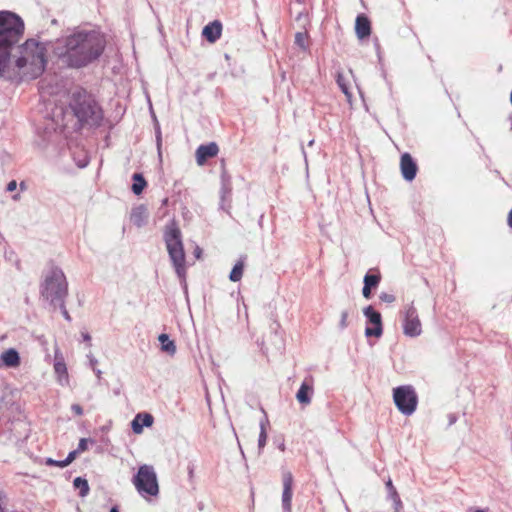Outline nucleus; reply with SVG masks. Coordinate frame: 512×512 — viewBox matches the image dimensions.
Segmentation results:
<instances>
[{
  "label": "nucleus",
  "instance_id": "26",
  "mask_svg": "<svg viewBox=\"0 0 512 512\" xmlns=\"http://www.w3.org/2000/svg\"><path fill=\"white\" fill-rule=\"evenodd\" d=\"M54 308H59L61 310V313L63 315V317L67 320V321H71V317H70V314L68 313L67 309H66V306H65V300H62L61 302L59 303H56L54 305H52Z\"/></svg>",
  "mask_w": 512,
  "mask_h": 512
},
{
  "label": "nucleus",
  "instance_id": "11",
  "mask_svg": "<svg viewBox=\"0 0 512 512\" xmlns=\"http://www.w3.org/2000/svg\"><path fill=\"white\" fill-rule=\"evenodd\" d=\"M400 168L402 176L407 181H412L416 177L417 164L409 153H404L400 159Z\"/></svg>",
  "mask_w": 512,
  "mask_h": 512
},
{
  "label": "nucleus",
  "instance_id": "22",
  "mask_svg": "<svg viewBox=\"0 0 512 512\" xmlns=\"http://www.w3.org/2000/svg\"><path fill=\"white\" fill-rule=\"evenodd\" d=\"M176 344L174 340H171L166 333H162V352H166L170 356L176 353Z\"/></svg>",
  "mask_w": 512,
  "mask_h": 512
},
{
  "label": "nucleus",
  "instance_id": "17",
  "mask_svg": "<svg viewBox=\"0 0 512 512\" xmlns=\"http://www.w3.org/2000/svg\"><path fill=\"white\" fill-rule=\"evenodd\" d=\"M381 275L379 273L371 274L367 273L364 276V287L362 289V294L366 299L371 298V289L376 288L380 283Z\"/></svg>",
  "mask_w": 512,
  "mask_h": 512
},
{
  "label": "nucleus",
  "instance_id": "49",
  "mask_svg": "<svg viewBox=\"0 0 512 512\" xmlns=\"http://www.w3.org/2000/svg\"><path fill=\"white\" fill-rule=\"evenodd\" d=\"M166 203H167V199L162 200V206H163V205H166Z\"/></svg>",
  "mask_w": 512,
  "mask_h": 512
},
{
  "label": "nucleus",
  "instance_id": "34",
  "mask_svg": "<svg viewBox=\"0 0 512 512\" xmlns=\"http://www.w3.org/2000/svg\"><path fill=\"white\" fill-rule=\"evenodd\" d=\"M385 486H386V488L388 490L389 497L392 495V493L397 492V490L394 487V485L392 483V480L390 478L386 481Z\"/></svg>",
  "mask_w": 512,
  "mask_h": 512
},
{
  "label": "nucleus",
  "instance_id": "28",
  "mask_svg": "<svg viewBox=\"0 0 512 512\" xmlns=\"http://www.w3.org/2000/svg\"><path fill=\"white\" fill-rule=\"evenodd\" d=\"M337 84L339 85L340 89L342 90V92L349 96V88L347 86V84L345 83V78L343 77V75L341 74H338L337 75Z\"/></svg>",
  "mask_w": 512,
  "mask_h": 512
},
{
  "label": "nucleus",
  "instance_id": "23",
  "mask_svg": "<svg viewBox=\"0 0 512 512\" xmlns=\"http://www.w3.org/2000/svg\"><path fill=\"white\" fill-rule=\"evenodd\" d=\"M74 487L80 490V496L84 497L89 492V485L86 479L77 477L73 481Z\"/></svg>",
  "mask_w": 512,
  "mask_h": 512
},
{
  "label": "nucleus",
  "instance_id": "27",
  "mask_svg": "<svg viewBox=\"0 0 512 512\" xmlns=\"http://www.w3.org/2000/svg\"><path fill=\"white\" fill-rule=\"evenodd\" d=\"M79 452L77 450H74V451H71L68 456L66 457V459L62 460L59 464H60V468H64L66 466H68L70 463H72V461L76 458V455L78 454Z\"/></svg>",
  "mask_w": 512,
  "mask_h": 512
},
{
  "label": "nucleus",
  "instance_id": "44",
  "mask_svg": "<svg viewBox=\"0 0 512 512\" xmlns=\"http://www.w3.org/2000/svg\"><path fill=\"white\" fill-rule=\"evenodd\" d=\"M93 371L95 372L97 378L100 379L101 378V374H102L101 370L97 369V368H93Z\"/></svg>",
  "mask_w": 512,
  "mask_h": 512
},
{
  "label": "nucleus",
  "instance_id": "8",
  "mask_svg": "<svg viewBox=\"0 0 512 512\" xmlns=\"http://www.w3.org/2000/svg\"><path fill=\"white\" fill-rule=\"evenodd\" d=\"M364 316L367 321L373 325V327H366L365 335L367 337H380L383 333L382 317L381 314L376 311L371 305L367 306L363 310Z\"/></svg>",
  "mask_w": 512,
  "mask_h": 512
},
{
  "label": "nucleus",
  "instance_id": "31",
  "mask_svg": "<svg viewBox=\"0 0 512 512\" xmlns=\"http://www.w3.org/2000/svg\"><path fill=\"white\" fill-rule=\"evenodd\" d=\"M155 142L158 155L160 156V126L157 122L155 124Z\"/></svg>",
  "mask_w": 512,
  "mask_h": 512
},
{
  "label": "nucleus",
  "instance_id": "41",
  "mask_svg": "<svg viewBox=\"0 0 512 512\" xmlns=\"http://www.w3.org/2000/svg\"><path fill=\"white\" fill-rule=\"evenodd\" d=\"M201 254H202V249L200 247H196L195 250H194V255L196 258H200L201 257Z\"/></svg>",
  "mask_w": 512,
  "mask_h": 512
},
{
  "label": "nucleus",
  "instance_id": "40",
  "mask_svg": "<svg viewBox=\"0 0 512 512\" xmlns=\"http://www.w3.org/2000/svg\"><path fill=\"white\" fill-rule=\"evenodd\" d=\"M88 358H89L91 368L92 369L96 368L97 360L92 355H88Z\"/></svg>",
  "mask_w": 512,
  "mask_h": 512
},
{
  "label": "nucleus",
  "instance_id": "15",
  "mask_svg": "<svg viewBox=\"0 0 512 512\" xmlns=\"http://www.w3.org/2000/svg\"><path fill=\"white\" fill-rule=\"evenodd\" d=\"M355 32L360 40L367 38L371 34L370 20L364 14H360L356 17Z\"/></svg>",
  "mask_w": 512,
  "mask_h": 512
},
{
  "label": "nucleus",
  "instance_id": "2",
  "mask_svg": "<svg viewBox=\"0 0 512 512\" xmlns=\"http://www.w3.org/2000/svg\"><path fill=\"white\" fill-rule=\"evenodd\" d=\"M105 48L104 36L95 29L77 28L58 39L55 53L68 67L81 68L97 60Z\"/></svg>",
  "mask_w": 512,
  "mask_h": 512
},
{
  "label": "nucleus",
  "instance_id": "51",
  "mask_svg": "<svg viewBox=\"0 0 512 512\" xmlns=\"http://www.w3.org/2000/svg\"><path fill=\"white\" fill-rule=\"evenodd\" d=\"M18 198H19V195L13 196V199H15V200L18 199Z\"/></svg>",
  "mask_w": 512,
  "mask_h": 512
},
{
  "label": "nucleus",
  "instance_id": "39",
  "mask_svg": "<svg viewBox=\"0 0 512 512\" xmlns=\"http://www.w3.org/2000/svg\"><path fill=\"white\" fill-rule=\"evenodd\" d=\"M17 188V182L15 180L10 181L7 184V191L12 192Z\"/></svg>",
  "mask_w": 512,
  "mask_h": 512
},
{
  "label": "nucleus",
  "instance_id": "50",
  "mask_svg": "<svg viewBox=\"0 0 512 512\" xmlns=\"http://www.w3.org/2000/svg\"><path fill=\"white\" fill-rule=\"evenodd\" d=\"M20 187H21V189L25 188V185L23 182L20 184Z\"/></svg>",
  "mask_w": 512,
  "mask_h": 512
},
{
  "label": "nucleus",
  "instance_id": "19",
  "mask_svg": "<svg viewBox=\"0 0 512 512\" xmlns=\"http://www.w3.org/2000/svg\"><path fill=\"white\" fill-rule=\"evenodd\" d=\"M313 394V385L306 380L301 384L296 393V399L299 403L308 405L311 403V395Z\"/></svg>",
  "mask_w": 512,
  "mask_h": 512
},
{
  "label": "nucleus",
  "instance_id": "33",
  "mask_svg": "<svg viewBox=\"0 0 512 512\" xmlns=\"http://www.w3.org/2000/svg\"><path fill=\"white\" fill-rule=\"evenodd\" d=\"M87 443H88V439H86V438L80 439L78 448L76 450L78 452H83V451L87 450Z\"/></svg>",
  "mask_w": 512,
  "mask_h": 512
},
{
  "label": "nucleus",
  "instance_id": "47",
  "mask_svg": "<svg viewBox=\"0 0 512 512\" xmlns=\"http://www.w3.org/2000/svg\"><path fill=\"white\" fill-rule=\"evenodd\" d=\"M188 469H189V475H190V477H192V475H193V468L189 466Z\"/></svg>",
  "mask_w": 512,
  "mask_h": 512
},
{
  "label": "nucleus",
  "instance_id": "35",
  "mask_svg": "<svg viewBox=\"0 0 512 512\" xmlns=\"http://www.w3.org/2000/svg\"><path fill=\"white\" fill-rule=\"evenodd\" d=\"M54 368H55V371L59 374L66 373V366L64 363L57 362V363H55Z\"/></svg>",
  "mask_w": 512,
  "mask_h": 512
},
{
  "label": "nucleus",
  "instance_id": "24",
  "mask_svg": "<svg viewBox=\"0 0 512 512\" xmlns=\"http://www.w3.org/2000/svg\"><path fill=\"white\" fill-rule=\"evenodd\" d=\"M306 39H307V33L297 32L295 34V44L303 50L306 49Z\"/></svg>",
  "mask_w": 512,
  "mask_h": 512
},
{
  "label": "nucleus",
  "instance_id": "18",
  "mask_svg": "<svg viewBox=\"0 0 512 512\" xmlns=\"http://www.w3.org/2000/svg\"><path fill=\"white\" fill-rule=\"evenodd\" d=\"M0 359L3 365L8 368H16L20 365L19 353L14 348H10L1 353Z\"/></svg>",
  "mask_w": 512,
  "mask_h": 512
},
{
  "label": "nucleus",
  "instance_id": "52",
  "mask_svg": "<svg viewBox=\"0 0 512 512\" xmlns=\"http://www.w3.org/2000/svg\"><path fill=\"white\" fill-rule=\"evenodd\" d=\"M475 512H484L483 510H476Z\"/></svg>",
  "mask_w": 512,
  "mask_h": 512
},
{
  "label": "nucleus",
  "instance_id": "20",
  "mask_svg": "<svg viewBox=\"0 0 512 512\" xmlns=\"http://www.w3.org/2000/svg\"><path fill=\"white\" fill-rule=\"evenodd\" d=\"M132 186L131 190L135 195H140L145 187L147 186V182L144 179L143 175L141 173H134L132 175Z\"/></svg>",
  "mask_w": 512,
  "mask_h": 512
},
{
  "label": "nucleus",
  "instance_id": "42",
  "mask_svg": "<svg viewBox=\"0 0 512 512\" xmlns=\"http://www.w3.org/2000/svg\"><path fill=\"white\" fill-rule=\"evenodd\" d=\"M82 338L86 342H90V340H91V336L87 332H82Z\"/></svg>",
  "mask_w": 512,
  "mask_h": 512
},
{
  "label": "nucleus",
  "instance_id": "5",
  "mask_svg": "<svg viewBox=\"0 0 512 512\" xmlns=\"http://www.w3.org/2000/svg\"><path fill=\"white\" fill-rule=\"evenodd\" d=\"M40 295L50 305L65 300L68 295V283L63 271L58 267H52L43 275L40 284Z\"/></svg>",
  "mask_w": 512,
  "mask_h": 512
},
{
  "label": "nucleus",
  "instance_id": "6",
  "mask_svg": "<svg viewBox=\"0 0 512 512\" xmlns=\"http://www.w3.org/2000/svg\"><path fill=\"white\" fill-rule=\"evenodd\" d=\"M133 483L141 495H157L159 491L156 473L152 466L143 465L133 478Z\"/></svg>",
  "mask_w": 512,
  "mask_h": 512
},
{
  "label": "nucleus",
  "instance_id": "3",
  "mask_svg": "<svg viewBox=\"0 0 512 512\" xmlns=\"http://www.w3.org/2000/svg\"><path fill=\"white\" fill-rule=\"evenodd\" d=\"M69 109L81 126H99L103 113L99 105L84 89L76 87L69 95Z\"/></svg>",
  "mask_w": 512,
  "mask_h": 512
},
{
  "label": "nucleus",
  "instance_id": "21",
  "mask_svg": "<svg viewBox=\"0 0 512 512\" xmlns=\"http://www.w3.org/2000/svg\"><path fill=\"white\" fill-rule=\"evenodd\" d=\"M245 258L246 257H241L237 263L234 265V267L232 268L231 272H230V275H229V279L232 281V282H238L241 280L242 278V275H243V270H244V261H245Z\"/></svg>",
  "mask_w": 512,
  "mask_h": 512
},
{
  "label": "nucleus",
  "instance_id": "32",
  "mask_svg": "<svg viewBox=\"0 0 512 512\" xmlns=\"http://www.w3.org/2000/svg\"><path fill=\"white\" fill-rule=\"evenodd\" d=\"M380 300L385 302V303H392L395 301V296L392 295V294H389V293H381L380 296H379Z\"/></svg>",
  "mask_w": 512,
  "mask_h": 512
},
{
  "label": "nucleus",
  "instance_id": "9",
  "mask_svg": "<svg viewBox=\"0 0 512 512\" xmlns=\"http://www.w3.org/2000/svg\"><path fill=\"white\" fill-rule=\"evenodd\" d=\"M403 331L404 334L409 337L419 336L422 332L418 313L412 305L406 309Z\"/></svg>",
  "mask_w": 512,
  "mask_h": 512
},
{
  "label": "nucleus",
  "instance_id": "13",
  "mask_svg": "<svg viewBox=\"0 0 512 512\" xmlns=\"http://www.w3.org/2000/svg\"><path fill=\"white\" fill-rule=\"evenodd\" d=\"M222 33V24L219 20H214L207 24L203 30V37L210 43H215L220 37Z\"/></svg>",
  "mask_w": 512,
  "mask_h": 512
},
{
  "label": "nucleus",
  "instance_id": "37",
  "mask_svg": "<svg viewBox=\"0 0 512 512\" xmlns=\"http://www.w3.org/2000/svg\"><path fill=\"white\" fill-rule=\"evenodd\" d=\"M60 462L61 461L53 460L52 458H47L45 461L46 465H48V466H58V467H60V464H59Z\"/></svg>",
  "mask_w": 512,
  "mask_h": 512
},
{
  "label": "nucleus",
  "instance_id": "4",
  "mask_svg": "<svg viewBox=\"0 0 512 512\" xmlns=\"http://www.w3.org/2000/svg\"><path fill=\"white\" fill-rule=\"evenodd\" d=\"M164 241L169 261L181 282L186 280V255L184 251L182 232L175 220L165 225Z\"/></svg>",
  "mask_w": 512,
  "mask_h": 512
},
{
  "label": "nucleus",
  "instance_id": "30",
  "mask_svg": "<svg viewBox=\"0 0 512 512\" xmlns=\"http://www.w3.org/2000/svg\"><path fill=\"white\" fill-rule=\"evenodd\" d=\"M348 311H342L341 313V319L339 322V327L341 330L345 329L348 326Z\"/></svg>",
  "mask_w": 512,
  "mask_h": 512
},
{
  "label": "nucleus",
  "instance_id": "46",
  "mask_svg": "<svg viewBox=\"0 0 512 512\" xmlns=\"http://www.w3.org/2000/svg\"><path fill=\"white\" fill-rule=\"evenodd\" d=\"M110 512H119V510L116 506H114L110 509Z\"/></svg>",
  "mask_w": 512,
  "mask_h": 512
},
{
  "label": "nucleus",
  "instance_id": "38",
  "mask_svg": "<svg viewBox=\"0 0 512 512\" xmlns=\"http://www.w3.org/2000/svg\"><path fill=\"white\" fill-rule=\"evenodd\" d=\"M269 424L268 418L264 416V418L260 421V431H266V425Z\"/></svg>",
  "mask_w": 512,
  "mask_h": 512
},
{
  "label": "nucleus",
  "instance_id": "36",
  "mask_svg": "<svg viewBox=\"0 0 512 512\" xmlns=\"http://www.w3.org/2000/svg\"><path fill=\"white\" fill-rule=\"evenodd\" d=\"M71 410L78 416L83 415V409L79 404H73Z\"/></svg>",
  "mask_w": 512,
  "mask_h": 512
},
{
  "label": "nucleus",
  "instance_id": "25",
  "mask_svg": "<svg viewBox=\"0 0 512 512\" xmlns=\"http://www.w3.org/2000/svg\"><path fill=\"white\" fill-rule=\"evenodd\" d=\"M389 498L393 501L395 512H400L401 509L403 508V504L398 492L392 493V495Z\"/></svg>",
  "mask_w": 512,
  "mask_h": 512
},
{
  "label": "nucleus",
  "instance_id": "10",
  "mask_svg": "<svg viewBox=\"0 0 512 512\" xmlns=\"http://www.w3.org/2000/svg\"><path fill=\"white\" fill-rule=\"evenodd\" d=\"M292 485L293 477L290 472L283 475V493H282V507L284 512L292 511Z\"/></svg>",
  "mask_w": 512,
  "mask_h": 512
},
{
  "label": "nucleus",
  "instance_id": "16",
  "mask_svg": "<svg viewBox=\"0 0 512 512\" xmlns=\"http://www.w3.org/2000/svg\"><path fill=\"white\" fill-rule=\"evenodd\" d=\"M148 217L149 212L147 207L143 204H140L132 209L130 220L137 227H142L147 224Z\"/></svg>",
  "mask_w": 512,
  "mask_h": 512
},
{
  "label": "nucleus",
  "instance_id": "43",
  "mask_svg": "<svg viewBox=\"0 0 512 512\" xmlns=\"http://www.w3.org/2000/svg\"><path fill=\"white\" fill-rule=\"evenodd\" d=\"M278 328H279V324H278L276 321H274V322H273V326H271V329L274 331L275 336H277V330H278Z\"/></svg>",
  "mask_w": 512,
  "mask_h": 512
},
{
  "label": "nucleus",
  "instance_id": "1",
  "mask_svg": "<svg viewBox=\"0 0 512 512\" xmlns=\"http://www.w3.org/2000/svg\"><path fill=\"white\" fill-rule=\"evenodd\" d=\"M24 32L22 19L0 11V77L6 80L34 79L45 69V48L33 39L18 45Z\"/></svg>",
  "mask_w": 512,
  "mask_h": 512
},
{
  "label": "nucleus",
  "instance_id": "14",
  "mask_svg": "<svg viewBox=\"0 0 512 512\" xmlns=\"http://www.w3.org/2000/svg\"><path fill=\"white\" fill-rule=\"evenodd\" d=\"M153 420V416L149 413H138L131 422L133 432L141 434L144 427H150L153 424Z\"/></svg>",
  "mask_w": 512,
  "mask_h": 512
},
{
  "label": "nucleus",
  "instance_id": "7",
  "mask_svg": "<svg viewBox=\"0 0 512 512\" xmlns=\"http://www.w3.org/2000/svg\"><path fill=\"white\" fill-rule=\"evenodd\" d=\"M393 400L398 410L404 415H411L416 410L418 403L417 394L410 385L394 388Z\"/></svg>",
  "mask_w": 512,
  "mask_h": 512
},
{
  "label": "nucleus",
  "instance_id": "45",
  "mask_svg": "<svg viewBox=\"0 0 512 512\" xmlns=\"http://www.w3.org/2000/svg\"><path fill=\"white\" fill-rule=\"evenodd\" d=\"M508 225L512 228V210L508 214Z\"/></svg>",
  "mask_w": 512,
  "mask_h": 512
},
{
  "label": "nucleus",
  "instance_id": "48",
  "mask_svg": "<svg viewBox=\"0 0 512 512\" xmlns=\"http://www.w3.org/2000/svg\"><path fill=\"white\" fill-rule=\"evenodd\" d=\"M279 448L283 451L285 449L284 443H281V445H279Z\"/></svg>",
  "mask_w": 512,
  "mask_h": 512
},
{
  "label": "nucleus",
  "instance_id": "12",
  "mask_svg": "<svg viewBox=\"0 0 512 512\" xmlns=\"http://www.w3.org/2000/svg\"><path fill=\"white\" fill-rule=\"evenodd\" d=\"M219 152L218 145L215 142H210L206 145H200L196 150V162L202 166L205 162L212 157H215Z\"/></svg>",
  "mask_w": 512,
  "mask_h": 512
},
{
  "label": "nucleus",
  "instance_id": "29",
  "mask_svg": "<svg viewBox=\"0 0 512 512\" xmlns=\"http://www.w3.org/2000/svg\"><path fill=\"white\" fill-rule=\"evenodd\" d=\"M266 441H267V432L266 431H260L259 438H258L259 453H261L262 449L265 447Z\"/></svg>",
  "mask_w": 512,
  "mask_h": 512
}]
</instances>
